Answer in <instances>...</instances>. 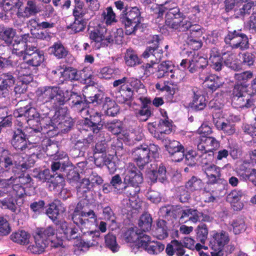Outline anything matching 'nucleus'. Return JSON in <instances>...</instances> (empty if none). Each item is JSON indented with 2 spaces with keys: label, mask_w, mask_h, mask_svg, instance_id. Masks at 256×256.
<instances>
[{
  "label": "nucleus",
  "mask_w": 256,
  "mask_h": 256,
  "mask_svg": "<svg viewBox=\"0 0 256 256\" xmlns=\"http://www.w3.org/2000/svg\"><path fill=\"white\" fill-rule=\"evenodd\" d=\"M154 16L156 18L162 17L166 10L165 24L170 29L178 32H185L192 26V22L180 12L179 8L174 4L172 8L155 5L152 7Z\"/></svg>",
  "instance_id": "1"
},
{
  "label": "nucleus",
  "mask_w": 256,
  "mask_h": 256,
  "mask_svg": "<svg viewBox=\"0 0 256 256\" xmlns=\"http://www.w3.org/2000/svg\"><path fill=\"white\" fill-rule=\"evenodd\" d=\"M28 64L25 62L20 64L17 67L16 74L24 83L28 84L33 80L32 71Z\"/></svg>",
  "instance_id": "20"
},
{
  "label": "nucleus",
  "mask_w": 256,
  "mask_h": 256,
  "mask_svg": "<svg viewBox=\"0 0 256 256\" xmlns=\"http://www.w3.org/2000/svg\"><path fill=\"white\" fill-rule=\"evenodd\" d=\"M200 78L204 80V86L212 91L216 90L222 86L223 84L220 78L215 75L204 76L202 74H200Z\"/></svg>",
  "instance_id": "26"
},
{
  "label": "nucleus",
  "mask_w": 256,
  "mask_h": 256,
  "mask_svg": "<svg viewBox=\"0 0 256 256\" xmlns=\"http://www.w3.org/2000/svg\"><path fill=\"white\" fill-rule=\"evenodd\" d=\"M60 230L63 232L65 238L68 240L76 239L78 238V229L66 222H64L60 224Z\"/></svg>",
  "instance_id": "31"
},
{
  "label": "nucleus",
  "mask_w": 256,
  "mask_h": 256,
  "mask_svg": "<svg viewBox=\"0 0 256 256\" xmlns=\"http://www.w3.org/2000/svg\"><path fill=\"white\" fill-rule=\"evenodd\" d=\"M146 146L142 145L140 147L134 148L132 152L134 158L140 168L148 163L150 158Z\"/></svg>",
  "instance_id": "16"
},
{
  "label": "nucleus",
  "mask_w": 256,
  "mask_h": 256,
  "mask_svg": "<svg viewBox=\"0 0 256 256\" xmlns=\"http://www.w3.org/2000/svg\"><path fill=\"white\" fill-rule=\"evenodd\" d=\"M165 147L169 154H174L180 150H184V146L178 141L169 140Z\"/></svg>",
  "instance_id": "50"
},
{
  "label": "nucleus",
  "mask_w": 256,
  "mask_h": 256,
  "mask_svg": "<svg viewBox=\"0 0 256 256\" xmlns=\"http://www.w3.org/2000/svg\"><path fill=\"white\" fill-rule=\"evenodd\" d=\"M128 78L124 77L121 79L116 80L113 82V86L114 88H118L120 94V98L124 95L126 92H130L131 89L130 86H128Z\"/></svg>",
  "instance_id": "42"
},
{
  "label": "nucleus",
  "mask_w": 256,
  "mask_h": 256,
  "mask_svg": "<svg viewBox=\"0 0 256 256\" xmlns=\"http://www.w3.org/2000/svg\"><path fill=\"white\" fill-rule=\"evenodd\" d=\"M128 235L127 239L128 241H134V236H136L134 244L132 245V251L136 253L138 250H144L148 246L149 243L151 242L150 236L146 234L141 232L140 230L134 231V229L129 230L126 233Z\"/></svg>",
  "instance_id": "10"
},
{
  "label": "nucleus",
  "mask_w": 256,
  "mask_h": 256,
  "mask_svg": "<svg viewBox=\"0 0 256 256\" xmlns=\"http://www.w3.org/2000/svg\"><path fill=\"white\" fill-rule=\"evenodd\" d=\"M166 251L169 256H172L174 252L177 256H182L185 253L184 246L177 240H172L170 244L167 246Z\"/></svg>",
  "instance_id": "30"
},
{
  "label": "nucleus",
  "mask_w": 256,
  "mask_h": 256,
  "mask_svg": "<svg viewBox=\"0 0 256 256\" xmlns=\"http://www.w3.org/2000/svg\"><path fill=\"white\" fill-rule=\"evenodd\" d=\"M74 8L73 10V14L75 18H80L86 14L84 8V2L81 0H74Z\"/></svg>",
  "instance_id": "59"
},
{
  "label": "nucleus",
  "mask_w": 256,
  "mask_h": 256,
  "mask_svg": "<svg viewBox=\"0 0 256 256\" xmlns=\"http://www.w3.org/2000/svg\"><path fill=\"white\" fill-rule=\"evenodd\" d=\"M180 218L182 219L186 217H188L189 220L194 222H199L200 212L196 210L189 208L184 210H180Z\"/></svg>",
  "instance_id": "45"
},
{
  "label": "nucleus",
  "mask_w": 256,
  "mask_h": 256,
  "mask_svg": "<svg viewBox=\"0 0 256 256\" xmlns=\"http://www.w3.org/2000/svg\"><path fill=\"white\" fill-rule=\"evenodd\" d=\"M14 196H10L0 200V208L2 209H8L12 212H16L17 206L14 200Z\"/></svg>",
  "instance_id": "47"
},
{
  "label": "nucleus",
  "mask_w": 256,
  "mask_h": 256,
  "mask_svg": "<svg viewBox=\"0 0 256 256\" xmlns=\"http://www.w3.org/2000/svg\"><path fill=\"white\" fill-rule=\"evenodd\" d=\"M198 152H196L198 157L207 158L208 156V159L210 160L212 158V155L210 154H208L209 152L207 150V146L205 144L204 140H202L197 145Z\"/></svg>",
  "instance_id": "56"
},
{
  "label": "nucleus",
  "mask_w": 256,
  "mask_h": 256,
  "mask_svg": "<svg viewBox=\"0 0 256 256\" xmlns=\"http://www.w3.org/2000/svg\"><path fill=\"white\" fill-rule=\"evenodd\" d=\"M46 244L41 237L36 238L35 244L28 246V249L33 254H40L44 252Z\"/></svg>",
  "instance_id": "44"
},
{
  "label": "nucleus",
  "mask_w": 256,
  "mask_h": 256,
  "mask_svg": "<svg viewBox=\"0 0 256 256\" xmlns=\"http://www.w3.org/2000/svg\"><path fill=\"white\" fill-rule=\"evenodd\" d=\"M134 114L138 119L142 122H145L148 120L151 114L150 110L148 107H140L134 111Z\"/></svg>",
  "instance_id": "55"
},
{
  "label": "nucleus",
  "mask_w": 256,
  "mask_h": 256,
  "mask_svg": "<svg viewBox=\"0 0 256 256\" xmlns=\"http://www.w3.org/2000/svg\"><path fill=\"white\" fill-rule=\"evenodd\" d=\"M49 51L58 58H62L68 54V51L60 42H55L49 48Z\"/></svg>",
  "instance_id": "37"
},
{
  "label": "nucleus",
  "mask_w": 256,
  "mask_h": 256,
  "mask_svg": "<svg viewBox=\"0 0 256 256\" xmlns=\"http://www.w3.org/2000/svg\"><path fill=\"white\" fill-rule=\"evenodd\" d=\"M18 37H16V39L14 40L12 44V52L16 54L18 56H22V58L26 55V52L30 50V48L32 46V45L28 44L24 42H21Z\"/></svg>",
  "instance_id": "24"
},
{
  "label": "nucleus",
  "mask_w": 256,
  "mask_h": 256,
  "mask_svg": "<svg viewBox=\"0 0 256 256\" xmlns=\"http://www.w3.org/2000/svg\"><path fill=\"white\" fill-rule=\"evenodd\" d=\"M166 168L164 166H160L158 170H152L149 174L150 178L154 182L158 180L164 182L166 180Z\"/></svg>",
  "instance_id": "35"
},
{
  "label": "nucleus",
  "mask_w": 256,
  "mask_h": 256,
  "mask_svg": "<svg viewBox=\"0 0 256 256\" xmlns=\"http://www.w3.org/2000/svg\"><path fill=\"white\" fill-rule=\"evenodd\" d=\"M14 78L10 74H3L0 76V98L9 95L10 88L14 86Z\"/></svg>",
  "instance_id": "19"
},
{
  "label": "nucleus",
  "mask_w": 256,
  "mask_h": 256,
  "mask_svg": "<svg viewBox=\"0 0 256 256\" xmlns=\"http://www.w3.org/2000/svg\"><path fill=\"white\" fill-rule=\"evenodd\" d=\"M210 61L211 67L216 71H220L222 66V60L220 54L216 48L211 50L210 56Z\"/></svg>",
  "instance_id": "34"
},
{
  "label": "nucleus",
  "mask_w": 256,
  "mask_h": 256,
  "mask_svg": "<svg viewBox=\"0 0 256 256\" xmlns=\"http://www.w3.org/2000/svg\"><path fill=\"white\" fill-rule=\"evenodd\" d=\"M104 126L106 128L114 134H120L122 130V124L118 120L107 122Z\"/></svg>",
  "instance_id": "48"
},
{
  "label": "nucleus",
  "mask_w": 256,
  "mask_h": 256,
  "mask_svg": "<svg viewBox=\"0 0 256 256\" xmlns=\"http://www.w3.org/2000/svg\"><path fill=\"white\" fill-rule=\"evenodd\" d=\"M102 115L98 116H90L87 122V124L94 133L97 134L106 123L104 120L102 118Z\"/></svg>",
  "instance_id": "33"
},
{
  "label": "nucleus",
  "mask_w": 256,
  "mask_h": 256,
  "mask_svg": "<svg viewBox=\"0 0 256 256\" xmlns=\"http://www.w3.org/2000/svg\"><path fill=\"white\" fill-rule=\"evenodd\" d=\"M127 82L128 84V86H130L131 92H128V94H126V98L123 97V98H121L120 96H117V101L120 103H124L131 98L134 90L138 92L139 90L144 89V85L142 84L141 82L137 78H128Z\"/></svg>",
  "instance_id": "21"
},
{
  "label": "nucleus",
  "mask_w": 256,
  "mask_h": 256,
  "mask_svg": "<svg viewBox=\"0 0 256 256\" xmlns=\"http://www.w3.org/2000/svg\"><path fill=\"white\" fill-rule=\"evenodd\" d=\"M202 186V180L193 176L186 184V188L192 192L200 190Z\"/></svg>",
  "instance_id": "49"
},
{
  "label": "nucleus",
  "mask_w": 256,
  "mask_h": 256,
  "mask_svg": "<svg viewBox=\"0 0 256 256\" xmlns=\"http://www.w3.org/2000/svg\"><path fill=\"white\" fill-rule=\"evenodd\" d=\"M253 77V73L247 70L240 73L234 74V78L236 80L242 83H246Z\"/></svg>",
  "instance_id": "64"
},
{
  "label": "nucleus",
  "mask_w": 256,
  "mask_h": 256,
  "mask_svg": "<svg viewBox=\"0 0 256 256\" xmlns=\"http://www.w3.org/2000/svg\"><path fill=\"white\" fill-rule=\"evenodd\" d=\"M105 106H106V114L108 116H114L119 112L118 106L114 101L109 100L107 101Z\"/></svg>",
  "instance_id": "61"
},
{
  "label": "nucleus",
  "mask_w": 256,
  "mask_h": 256,
  "mask_svg": "<svg viewBox=\"0 0 256 256\" xmlns=\"http://www.w3.org/2000/svg\"><path fill=\"white\" fill-rule=\"evenodd\" d=\"M172 121L166 116L164 119H160L158 124V130L162 134H169L171 132Z\"/></svg>",
  "instance_id": "54"
},
{
  "label": "nucleus",
  "mask_w": 256,
  "mask_h": 256,
  "mask_svg": "<svg viewBox=\"0 0 256 256\" xmlns=\"http://www.w3.org/2000/svg\"><path fill=\"white\" fill-rule=\"evenodd\" d=\"M174 68L172 62L169 60L162 62L156 68V76L157 78H160L170 76L172 68Z\"/></svg>",
  "instance_id": "32"
},
{
  "label": "nucleus",
  "mask_w": 256,
  "mask_h": 256,
  "mask_svg": "<svg viewBox=\"0 0 256 256\" xmlns=\"http://www.w3.org/2000/svg\"><path fill=\"white\" fill-rule=\"evenodd\" d=\"M142 17L139 9L135 6L129 10H124L120 15V20L124 25L126 34L130 35L140 27Z\"/></svg>",
  "instance_id": "6"
},
{
  "label": "nucleus",
  "mask_w": 256,
  "mask_h": 256,
  "mask_svg": "<svg viewBox=\"0 0 256 256\" xmlns=\"http://www.w3.org/2000/svg\"><path fill=\"white\" fill-rule=\"evenodd\" d=\"M123 31L122 28L116 29V32L111 33L108 32L107 28L101 25H98L90 34V38L98 44V48L108 46V44L115 41L116 43L122 42V40Z\"/></svg>",
  "instance_id": "4"
},
{
  "label": "nucleus",
  "mask_w": 256,
  "mask_h": 256,
  "mask_svg": "<svg viewBox=\"0 0 256 256\" xmlns=\"http://www.w3.org/2000/svg\"><path fill=\"white\" fill-rule=\"evenodd\" d=\"M30 167L24 158L18 154H12L8 150L0 147V181L8 176L10 169L14 168L24 171Z\"/></svg>",
  "instance_id": "3"
},
{
  "label": "nucleus",
  "mask_w": 256,
  "mask_h": 256,
  "mask_svg": "<svg viewBox=\"0 0 256 256\" xmlns=\"http://www.w3.org/2000/svg\"><path fill=\"white\" fill-rule=\"evenodd\" d=\"M143 181L140 172L134 164L129 163L125 170L124 184L128 185L138 186Z\"/></svg>",
  "instance_id": "12"
},
{
  "label": "nucleus",
  "mask_w": 256,
  "mask_h": 256,
  "mask_svg": "<svg viewBox=\"0 0 256 256\" xmlns=\"http://www.w3.org/2000/svg\"><path fill=\"white\" fill-rule=\"evenodd\" d=\"M203 171L206 175L209 184H215L220 178V168L214 164L204 166Z\"/></svg>",
  "instance_id": "23"
},
{
  "label": "nucleus",
  "mask_w": 256,
  "mask_h": 256,
  "mask_svg": "<svg viewBox=\"0 0 256 256\" xmlns=\"http://www.w3.org/2000/svg\"><path fill=\"white\" fill-rule=\"evenodd\" d=\"M208 60L206 58L198 55L194 56L188 60V69L191 73L199 72L201 69L208 66Z\"/></svg>",
  "instance_id": "22"
},
{
  "label": "nucleus",
  "mask_w": 256,
  "mask_h": 256,
  "mask_svg": "<svg viewBox=\"0 0 256 256\" xmlns=\"http://www.w3.org/2000/svg\"><path fill=\"white\" fill-rule=\"evenodd\" d=\"M69 96L68 100H71V107L75 111L80 112L85 107H87L88 104L84 100L76 93L68 91Z\"/></svg>",
  "instance_id": "27"
},
{
  "label": "nucleus",
  "mask_w": 256,
  "mask_h": 256,
  "mask_svg": "<svg viewBox=\"0 0 256 256\" xmlns=\"http://www.w3.org/2000/svg\"><path fill=\"white\" fill-rule=\"evenodd\" d=\"M139 190L138 186L125 184L124 187H122V191H120V193L124 192L129 197V201L131 206L136 210L140 207V204L136 200V197Z\"/></svg>",
  "instance_id": "17"
},
{
  "label": "nucleus",
  "mask_w": 256,
  "mask_h": 256,
  "mask_svg": "<svg viewBox=\"0 0 256 256\" xmlns=\"http://www.w3.org/2000/svg\"><path fill=\"white\" fill-rule=\"evenodd\" d=\"M164 248V246L160 242L151 241L145 250L150 254H158L162 251Z\"/></svg>",
  "instance_id": "53"
},
{
  "label": "nucleus",
  "mask_w": 256,
  "mask_h": 256,
  "mask_svg": "<svg viewBox=\"0 0 256 256\" xmlns=\"http://www.w3.org/2000/svg\"><path fill=\"white\" fill-rule=\"evenodd\" d=\"M30 48V50L29 49L28 52H26L23 60L30 66H38L44 60V54L38 50L36 46H32Z\"/></svg>",
  "instance_id": "15"
},
{
  "label": "nucleus",
  "mask_w": 256,
  "mask_h": 256,
  "mask_svg": "<svg viewBox=\"0 0 256 256\" xmlns=\"http://www.w3.org/2000/svg\"><path fill=\"white\" fill-rule=\"evenodd\" d=\"M152 224V218L150 214L145 213L142 215L139 222L138 226L144 231H148L150 230Z\"/></svg>",
  "instance_id": "46"
},
{
  "label": "nucleus",
  "mask_w": 256,
  "mask_h": 256,
  "mask_svg": "<svg viewBox=\"0 0 256 256\" xmlns=\"http://www.w3.org/2000/svg\"><path fill=\"white\" fill-rule=\"evenodd\" d=\"M230 230H232L235 234H238L246 230V225L242 218L234 220L230 226Z\"/></svg>",
  "instance_id": "43"
},
{
  "label": "nucleus",
  "mask_w": 256,
  "mask_h": 256,
  "mask_svg": "<svg viewBox=\"0 0 256 256\" xmlns=\"http://www.w3.org/2000/svg\"><path fill=\"white\" fill-rule=\"evenodd\" d=\"M105 242L106 246L112 252H116L118 250V244L116 243V237L108 234L105 236Z\"/></svg>",
  "instance_id": "62"
},
{
  "label": "nucleus",
  "mask_w": 256,
  "mask_h": 256,
  "mask_svg": "<svg viewBox=\"0 0 256 256\" xmlns=\"http://www.w3.org/2000/svg\"><path fill=\"white\" fill-rule=\"evenodd\" d=\"M224 42L232 48L244 50L248 48V38L245 34L242 33L240 30L229 32L225 37Z\"/></svg>",
  "instance_id": "9"
},
{
  "label": "nucleus",
  "mask_w": 256,
  "mask_h": 256,
  "mask_svg": "<svg viewBox=\"0 0 256 256\" xmlns=\"http://www.w3.org/2000/svg\"><path fill=\"white\" fill-rule=\"evenodd\" d=\"M90 184L88 178H84L82 180L80 186L77 188V192L80 197L84 196V194L90 190Z\"/></svg>",
  "instance_id": "63"
},
{
  "label": "nucleus",
  "mask_w": 256,
  "mask_h": 256,
  "mask_svg": "<svg viewBox=\"0 0 256 256\" xmlns=\"http://www.w3.org/2000/svg\"><path fill=\"white\" fill-rule=\"evenodd\" d=\"M208 235V229L205 224L198 225L196 228V238L202 244L205 243Z\"/></svg>",
  "instance_id": "52"
},
{
  "label": "nucleus",
  "mask_w": 256,
  "mask_h": 256,
  "mask_svg": "<svg viewBox=\"0 0 256 256\" xmlns=\"http://www.w3.org/2000/svg\"><path fill=\"white\" fill-rule=\"evenodd\" d=\"M214 240L210 242L212 247L222 248L230 240L228 234L223 230L216 233L214 236Z\"/></svg>",
  "instance_id": "29"
},
{
  "label": "nucleus",
  "mask_w": 256,
  "mask_h": 256,
  "mask_svg": "<svg viewBox=\"0 0 256 256\" xmlns=\"http://www.w3.org/2000/svg\"><path fill=\"white\" fill-rule=\"evenodd\" d=\"M247 86L237 84L232 90V103L236 108H250L254 105L253 99L246 93Z\"/></svg>",
  "instance_id": "7"
},
{
  "label": "nucleus",
  "mask_w": 256,
  "mask_h": 256,
  "mask_svg": "<svg viewBox=\"0 0 256 256\" xmlns=\"http://www.w3.org/2000/svg\"><path fill=\"white\" fill-rule=\"evenodd\" d=\"M40 11V8L37 4L35 0H28L26 6L24 8H20L17 12V16L18 18H28L36 14Z\"/></svg>",
  "instance_id": "18"
},
{
  "label": "nucleus",
  "mask_w": 256,
  "mask_h": 256,
  "mask_svg": "<svg viewBox=\"0 0 256 256\" xmlns=\"http://www.w3.org/2000/svg\"><path fill=\"white\" fill-rule=\"evenodd\" d=\"M25 178L21 176H10L9 178H5L0 180L2 182V184L8 186L12 190V196L22 197L25 194V190L22 184L26 182H25Z\"/></svg>",
  "instance_id": "11"
},
{
  "label": "nucleus",
  "mask_w": 256,
  "mask_h": 256,
  "mask_svg": "<svg viewBox=\"0 0 256 256\" xmlns=\"http://www.w3.org/2000/svg\"><path fill=\"white\" fill-rule=\"evenodd\" d=\"M74 22L68 28H71L74 33H77L83 31L86 26V22L83 20H80L79 18H75Z\"/></svg>",
  "instance_id": "58"
},
{
  "label": "nucleus",
  "mask_w": 256,
  "mask_h": 256,
  "mask_svg": "<svg viewBox=\"0 0 256 256\" xmlns=\"http://www.w3.org/2000/svg\"><path fill=\"white\" fill-rule=\"evenodd\" d=\"M26 132L20 128H18L14 132L12 139V146L18 151L30 150L34 146L30 142H40V138L36 136L34 139L32 138V136H28L26 139Z\"/></svg>",
  "instance_id": "8"
},
{
  "label": "nucleus",
  "mask_w": 256,
  "mask_h": 256,
  "mask_svg": "<svg viewBox=\"0 0 256 256\" xmlns=\"http://www.w3.org/2000/svg\"><path fill=\"white\" fill-rule=\"evenodd\" d=\"M82 204L78 203L72 216V219L74 222L78 226H85L89 222L88 218L97 220L96 216L94 212L90 210L87 212L81 211Z\"/></svg>",
  "instance_id": "13"
},
{
  "label": "nucleus",
  "mask_w": 256,
  "mask_h": 256,
  "mask_svg": "<svg viewBox=\"0 0 256 256\" xmlns=\"http://www.w3.org/2000/svg\"><path fill=\"white\" fill-rule=\"evenodd\" d=\"M64 110V109L58 110L55 112L54 115L52 118L50 117L46 118V120L42 119L40 120L38 124H36V128L30 127L27 129L26 138L28 136H32V138L34 139L36 136L40 138V130H42V125L44 124V122H46L48 124H46L47 126H57L61 128L62 130L68 131L71 128L72 124L70 122L64 120L65 118L63 116L60 115L61 112Z\"/></svg>",
  "instance_id": "5"
},
{
  "label": "nucleus",
  "mask_w": 256,
  "mask_h": 256,
  "mask_svg": "<svg viewBox=\"0 0 256 256\" xmlns=\"http://www.w3.org/2000/svg\"><path fill=\"white\" fill-rule=\"evenodd\" d=\"M24 116L28 118L27 122L29 124L32 125L33 126H34L35 122L36 123V124H38L40 122V121L38 122V119L36 118H38V114L34 108H30L26 110L24 112Z\"/></svg>",
  "instance_id": "51"
},
{
  "label": "nucleus",
  "mask_w": 256,
  "mask_h": 256,
  "mask_svg": "<svg viewBox=\"0 0 256 256\" xmlns=\"http://www.w3.org/2000/svg\"><path fill=\"white\" fill-rule=\"evenodd\" d=\"M102 18L107 25H112L117 22L116 16L111 7H108L102 12Z\"/></svg>",
  "instance_id": "41"
},
{
  "label": "nucleus",
  "mask_w": 256,
  "mask_h": 256,
  "mask_svg": "<svg viewBox=\"0 0 256 256\" xmlns=\"http://www.w3.org/2000/svg\"><path fill=\"white\" fill-rule=\"evenodd\" d=\"M11 240L18 244H25L28 242L30 234L24 230H20L12 233L10 236Z\"/></svg>",
  "instance_id": "40"
},
{
  "label": "nucleus",
  "mask_w": 256,
  "mask_h": 256,
  "mask_svg": "<svg viewBox=\"0 0 256 256\" xmlns=\"http://www.w3.org/2000/svg\"><path fill=\"white\" fill-rule=\"evenodd\" d=\"M221 116L220 112H213V124L216 128L227 136L233 134L236 132L235 125L228 120L223 122L220 118Z\"/></svg>",
  "instance_id": "14"
},
{
  "label": "nucleus",
  "mask_w": 256,
  "mask_h": 256,
  "mask_svg": "<svg viewBox=\"0 0 256 256\" xmlns=\"http://www.w3.org/2000/svg\"><path fill=\"white\" fill-rule=\"evenodd\" d=\"M170 78L176 82L179 83L182 82L186 76V72L184 70L178 68H172L170 72Z\"/></svg>",
  "instance_id": "57"
},
{
  "label": "nucleus",
  "mask_w": 256,
  "mask_h": 256,
  "mask_svg": "<svg viewBox=\"0 0 256 256\" xmlns=\"http://www.w3.org/2000/svg\"><path fill=\"white\" fill-rule=\"evenodd\" d=\"M39 142H30L32 144V145L34 146L30 148V150H26L22 151V152L26 153L27 155L30 156V158L32 159V164L38 158V156L39 155L38 152H40V148L38 145L37 143Z\"/></svg>",
  "instance_id": "60"
},
{
  "label": "nucleus",
  "mask_w": 256,
  "mask_h": 256,
  "mask_svg": "<svg viewBox=\"0 0 256 256\" xmlns=\"http://www.w3.org/2000/svg\"><path fill=\"white\" fill-rule=\"evenodd\" d=\"M124 58L126 64L130 66H134L140 63L137 54L131 48L126 50Z\"/></svg>",
  "instance_id": "39"
},
{
  "label": "nucleus",
  "mask_w": 256,
  "mask_h": 256,
  "mask_svg": "<svg viewBox=\"0 0 256 256\" xmlns=\"http://www.w3.org/2000/svg\"><path fill=\"white\" fill-rule=\"evenodd\" d=\"M22 2L20 0H0V8L4 11L8 12L13 8L19 10Z\"/></svg>",
  "instance_id": "38"
},
{
  "label": "nucleus",
  "mask_w": 256,
  "mask_h": 256,
  "mask_svg": "<svg viewBox=\"0 0 256 256\" xmlns=\"http://www.w3.org/2000/svg\"><path fill=\"white\" fill-rule=\"evenodd\" d=\"M222 59L224 64L230 68L236 70L240 68L238 60L236 58V55L232 52L224 53Z\"/></svg>",
  "instance_id": "36"
},
{
  "label": "nucleus",
  "mask_w": 256,
  "mask_h": 256,
  "mask_svg": "<svg viewBox=\"0 0 256 256\" xmlns=\"http://www.w3.org/2000/svg\"><path fill=\"white\" fill-rule=\"evenodd\" d=\"M65 210L66 208L61 202L60 200H55L50 204L46 210V214L50 218L55 220L60 214L63 213Z\"/></svg>",
  "instance_id": "28"
},
{
  "label": "nucleus",
  "mask_w": 256,
  "mask_h": 256,
  "mask_svg": "<svg viewBox=\"0 0 256 256\" xmlns=\"http://www.w3.org/2000/svg\"><path fill=\"white\" fill-rule=\"evenodd\" d=\"M36 104L41 106L47 103L54 104L56 108L63 105L68 100V90L64 92L60 88L55 86H46L39 88L36 92Z\"/></svg>",
  "instance_id": "2"
},
{
  "label": "nucleus",
  "mask_w": 256,
  "mask_h": 256,
  "mask_svg": "<svg viewBox=\"0 0 256 256\" xmlns=\"http://www.w3.org/2000/svg\"><path fill=\"white\" fill-rule=\"evenodd\" d=\"M193 98L190 103V107L194 110H202L206 105V99L204 95L200 94L198 90H192Z\"/></svg>",
  "instance_id": "25"
}]
</instances>
